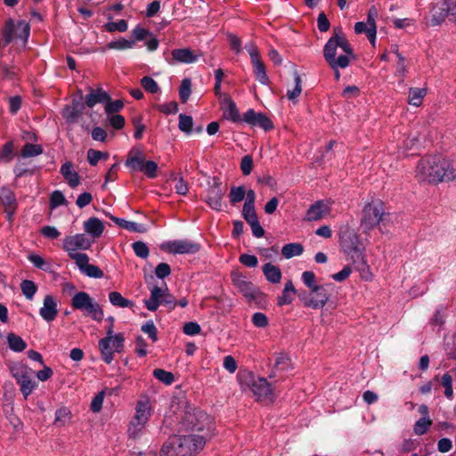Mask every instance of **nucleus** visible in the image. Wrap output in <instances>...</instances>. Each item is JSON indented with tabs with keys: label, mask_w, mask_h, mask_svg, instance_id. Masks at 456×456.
I'll use <instances>...</instances> for the list:
<instances>
[{
	"label": "nucleus",
	"mask_w": 456,
	"mask_h": 456,
	"mask_svg": "<svg viewBox=\"0 0 456 456\" xmlns=\"http://www.w3.org/2000/svg\"><path fill=\"white\" fill-rule=\"evenodd\" d=\"M416 177L419 181L437 184L456 179V170L452 163L441 155L422 158L416 168Z\"/></svg>",
	"instance_id": "f257e3e1"
},
{
	"label": "nucleus",
	"mask_w": 456,
	"mask_h": 456,
	"mask_svg": "<svg viewBox=\"0 0 456 456\" xmlns=\"http://www.w3.org/2000/svg\"><path fill=\"white\" fill-rule=\"evenodd\" d=\"M323 57L330 69L347 68L354 59V50L341 29L335 30L323 48Z\"/></svg>",
	"instance_id": "f03ea898"
},
{
	"label": "nucleus",
	"mask_w": 456,
	"mask_h": 456,
	"mask_svg": "<svg viewBox=\"0 0 456 456\" xmlns=\"http://www.w3.org/2000/svg\"><path fill=\"white\" fill-rule=\"evenodd\" d=\"M209 436L191 434L188 436H174L161 447L160 456H194L200 452Z\"/></svg>",
	"instance_id": "7ed1b4c3"
},
{
	"label": "nucleus",
	"mask_w": 456,
	"mask_h": 456,
	"mask_svg": "<svg viewBox=\"0 0 456 456\" xmlns=\"http://www.w3.org/2000/svg\"><path fill=\"white\" fill-rule=\"evenodd\" d=\"M181 430L198 432L199 435L213 436V423L211 418L203 411L188 405L185 407L180 421Z\"/></svg>",
	"instance_id": "20e7f679"
},
{
	"label": "nucleus",
	"mask_w": 456,
	"mask_h": 456,
	"mask_svg": "<svg viewBox=\"0 0 456 456\" xmlns=\"http://www.w3.org/2000/svg\"><path fill=\"white\" fill-rule=\"evenodd\" d=\"M239 383L243 390L249 389L260 402H273L274 395L271 385L264 378L255 377L251 372L240 371Z\"/></svg>",
	"instance_id": "39448f33"
},
{
	"label": "nucleus",
	"mask_w": 456,
	"mask_h": 456,
	"mask_svg": "<svg viewBox=\"0 0 456 456\" xmlns=\"http://www.w3.org/2000/svg\"><path fill=\"white\" fill-rule=\"evenodd\" d=\"M134 410V415L127 429L128 436L133 439H136L142 435L151 416L152 407L149 397H141L136 403Z\"/></svg>",
	"instance_id": "423d86ee"
},
{
	"label": "nucleus",
	"mask_w": 456,
	"mask_h": 456,
	"mask_svg": "<svg viewBox=\"0 0 456 456\" xmlns=\"http://www.w3.org/2000/svg\"><path fill=\"white\" fill-rule=\"evenodd\" d=\"M71 306L76 310L84 312L96 322H102L104 316L103 310L100 304L94 301L88 293L79 291L71 299Z\"/></svg>",
	"instance_id": "0eeeda50"
},
{
	"label": "nucleus",
	"mask_w": 456,
	"mask_h": 456,
	"mask_svg": "<svg viewBox=\"0 0 456 456\" xmlns=\"http://www.w3.org/2000/svg\"><path fill=\"white\" fill-rule=\"evenodd\" d=\"M330 297V295L325 285L314 287L309 291H301L298 294V298L304 306L313 309L322 308L329 301Z\"/></svg>",
	"instance_id": "6e6552de"
},
{
	"label": "nucleus",
	"mask_w": 456,
	"mask_h": 456,
	"mask_svg": "<svg viewBox=\"0 0 456 456\" xmlns=\"http://www.w3.org/2000/svg\"><path fill=\"white\" fill-rule=\"evenodd\" d=\"M11 373L20 386V391L26 399L35 389L37 384L33 380V370L26 365L15 364L11 367Z\"/></svg>",
	"instance_id": "1a4fd4ad"
},
{
	"label": "nucleus",
	"mask_w": 456,
	"mask_h": 456,
	"mask_svg": "<svg viewBox=\"0 0 456 456\" xmlns=\"http://www.w3.org/2000/svg\"><path fill=\"white\" fill-rule=\"evenodd\" d=\"M384 214V208L381 202L373 201L367 204L362 209L361 227L364 232L373 229L382 220Z\"/></svg>",
	"instance_id": "9d476101"
},
{
	"label": "nucleus",
	"mask_w": 456,
	"mask_h": 456,
	"mask_svg": "<svg viewBox=\"0 0 456 456\" xmlns=\"http://www.w3.org/2000/svg\"><path fill=\"white\" fill-rule=\"evenodd\" d=\"M430 13L433 26L440 24L446 17L456 23V0H444L441 4H435Z\"/></svg>",
	"instance_id": "9b49d317"
},
{
	"label": "nucleus",
	"mask_w": 456,
	"mask_h": 456,
	"mask_svg": "<svg viewBox=\"0 0 456 456\" xmlns=\"http://www.w3.org/2000/svg\"><path fill=\"white\" fill-rule=\"evenodd\" d=\"M125 338L122 333H118L107 341V344H99L102 358L106 363L113 361L114 353H120L124 348Z\"/></svg>",
	"instance_id": "f8f14e48"
},
{
	"label": "nucleus",
	"mask_w": 456,
	"mask_h": 456,
	"mask_svg": "<svg viewBox=\"0 0 456 456\" xmlns=\"http://www.w3.org/2000/svg\"><path fill=\"white\" fill-rule=\"evenodd\" d=\"M28 36L29 26L25 21H19L17 24H15L12 20L6 21L4 31V38L6 44L11 43L12 40L17 37L23 38L24 41H27Z\"/></svg>",
	"instance_id": "ddd939ff"
},
{
	"label": "nucleus",
	"mask_w": 456,
	"mask_h": 456,
	"mask_svg": "<svg viewBox=\"0 0 456 456\" xmlns=\"http://www.w3.org/2000/svg\"><path fill=\"white\" fill-rule=\"evenodd\" d=\"M0 203L4 207V211L6 215L7 221L10 224H12L14 214L18 208V203L14 192L7 187H2L0 189Z\"/></svg>",
	"instance_id": "4468645a"
},
{
	"label": "nucleus",
	"mask_w": 456,
	"mask_h": 456,
	"mask_svg": "<svg viewBox=\"0 0 456 456\" xmlns=\"http://www.w3.org/2000/svg\"><path fill=\"white\" fill-rule=\"evenodd\" d=\"M233 285L246 297L255 299L258 294V289L250 282L245 275L238 271H234L231 274Z\"/></svg>",
	"instance_id": "2eb2a0df"
},
{
	"label": "nucleus",
	"mask_w": 456,
	"mask_h": 456,
	"mask_svg": "<svg viewBox=\"0 0 456 456\" xmlns=\"http://www.w3.org/2000/svg\"><path fill=\"white\" fill-rule=\"evenodd\" d=\"M162 248L173 254H194L200 250V246L188 240H176L167 242Z\"/></svg>",
	"instance_id": "dca6fc26"
},
{
	"label": "nucleus",
	"mask_w": 456,
	"mask_h": 456,
	"mask_svg": "<svg viewBox=\"0 0 456 456\" xmlns=\"http://www.w3.org/2000/svg\"><path fill=\"white\" fill-rule=\"evenodd\" d=\"M91 245L92 240L82 233L66 236L63 240V249L68 252V255L70 253H77V250L88 249Z\"/></svg>",
	"instance_id": "f3484780"
},
{
	"label": "nucleus",
	"mask_w": 456,
	"mask_h": 456,
	"mask_svg": "<svg viewBox=\"0 0 456 456\" xmlns=\"http://www.w3.org/2000/svg\"><path fill=\"white\" fill-rule=\"evenodd\" d=\"M330 211L331 204L330 201L317 200L309 207L305 220L309 222L320 221L330 215Z\"/></svg>",
	"instance_id": "a211bd4d"
},
{
	"label": "nucleus",
	"mask_w": 456,
	"mask_h": 456,
	"mask_svg": "<svg viewBox=\"0 0 456 456\" xmlns=\"http://www.w3.org/2000/svg\"><path fill=\"white\" fill-rule=\"evenodd\" d=\"M364 248H357L351 251L345 253L348 260L355 265L356 270L362 272V277L365 280H369L370 275L369 273V267L365 256L363 255Z\"/></svg>",
	"instance_id": "6ab92c4d"
},
{
	"label": "nucleus",
	"mask_w": 456,
	"mask_h": 456,
	"mask_svg": "<svg viewBox=\"0 0 456 456\" xmlns=\"http://www.w3.org/2000/svg\"><path fill=\"white\" fill-rule=\"evenodd\" d=\"M224 191L222 190L220 183L215 181L207 191L205 201L214 210L220 211L222 209V199Z\"/></svg>",
	"instance_id": "aec40b11"
},
{
	"label": "nucleus",
	"mask_w": 456,
	"mask_h": 456,
	"mask_svg": "<svg viewBox=\"0 0 456 456\" xmlns=\"http://www.w3.org/2000/svg\"><path fill=\"white\" fill-rule=\"evenodd\" d=\"M243 120L251 126H258L265 131L271 130L273 127V122L266 115L256 112L252 109L244 114Z\"/></svg>",
	"instance_id": "412c9836"
},
{
	"label": "nucleus",
	"mask_w": 456,
	"mask_h": 456,
	"mask_svg": "<svg viewBox=\"0 0 456 456\" xmlns=\"http://www.w3.org/2000/svg\"><path fill=\"white\" fill-rule=\"evenodd\" d=\"M57 302L52 295H46L44 298L43 306L39 310L40 316L47 322H51L58 315Z\"/></svg>",
	"instance_id": "4be33fe9"
},
{
	"label": "nucleus",
	"mask_w": 456,
	"mask_h": 456,
	"mask_svg": "<svg viewBox=\"0 0 456 456\" xmlns=\"http://www.w3.org/2000/svg\"><path fill=\"white\" fill-rule=\"evenodd\" d=\"M221 109L224 118L232 122H239L241 120L235 102L229 96L224 95L222 99Z\"/></svg>",
	"instance_id": "5701e85b"
},
{
	"label": "nucleus",
	"mask_w": 456,
	"mask_h": 456,
	"mask_svg": "<svg viewBox=\"0 0 456 456\" xmlns=\"http://www.w3.org/2000/svg\"><path fill=\"white\" fill-rule=\"evenodd\" d=\"M340 243L344 253L363 247L358 235L353 230H346L341 234Z\"/></svg>",
	"instance_id": "b1692460"
},
{
	"label": "nucleus",
	"mask_w": 456,
	"mask_h": 456,
	"mask_svg": "<svg viewBox=\"0 0 456 456\" xmlns=\"http://www.w3.org/2000/svg\"><path fill=\"white\" fill-rule=\"evenodd\" d=\"M110 95L102 88H89V93L86 96V104L89 108H93L97 103H104L109 102Z\"/></svg>",
	"instance_id": "393cba45"
},
{
	"label": "nucleus",
	"mask_w": 456,
	"mask_h": 456,
	"mask_svg": "<svg viewBox=\"0 0 456 456\" xmlns=\"http://www.w3.org/2000/svg\"><path fill=\"white\" fill-rule=\"evenodd\" d=\"M171 55L173 58L172 64L175 62L193 63L198 60L199 56L189 48L174 49L171 52Z\"/></svg>",
	"instance_id": "a878e982"
},
{
	"label": "nucleus",
	"mask_w": 456,
	"mask_h": 456,
	"mask_svg": "<svg viewBox=\"0 0 456 456\" xmlns=\"http://www.w3.org/2000/svg\"><path fill=\"white\" fill-rule=\"evenodd\" d=\"M85 232L92 238H100L104 231L103 223L97 217H90L87 221L84 222Z\"/></svg>",
	"instance_id": "bb28decb"
},
{
	"label": "nucleus",
	"mask_w": 456,
	"mask_h": 456,
	"mask_svg": "<svg viewBox=\"0 0 456 456\" xmlns=\"http://www.w3.org/2000/svg\"><path fill=\"white\" fill-rule=\"evenodd\" d=\"M164 289L155 286L151 289V296L144 300L145 306L149 311L154 312L161 305L163 300Z\"/></svg>",
	"instance_id": "cd10ccee"
},
{
	"label": "nucleus",
	"mask_w": 456,
	"mask_h": 456,
	"mask_svg": "<svg viewBox=\"0 0 456 456\" xmlns=\"http://www.w3.org/2000/svg\"><path fill=\"white\" fill-rule=\"evenodd\" d=\"M60 172L63 175L64 179L68 182L70 187L75 188L79 184L80 179L78 174L73 170L72 163H64L61 166Z\"/></svg>",
	"instance_id": "c85d7f7f"
},
{
	"label": "nucleus",
	"mask_w": 456,
	"mask_h": 456,
	"mask_svg": "<svg viewBox=\"0 0 456 456\" xmlns=\"http://www.w3.org/2000/svg\"><path fill=\"white\" fill-rule=\"evenodd\" d=\"M378 17V11L375 6H371L368 12V17L366 24L369 27L368 29V39L374 45L377 34L376 18Z\"/></svg>",
	"instance_id": "c756f323"
},
{
	"label": "nucleus",
	"mask_w": 456,
	"mask_h": 456,
	"mask_svg": "<svg viewBox=\"0 0 456 456\" xmlns=\"http://www.w3.org/2000/svg\"><path fill=\"white\" fill-rule=\"evenodd\" d=\"M144 158L142 156V151H131L129 153L126 166L130 168L132 171L142 170V167L144 164Z\"/></svg>",
	"instance_id": "7c9ffc66"
},
{
	"label": "nucleus",
	"mask_w": 456,
	"mask_h": 456,
	"mask_svg": "<svg viewBox=\"0 0 456 456\" xmlns=\"http://www.w3.org/2000/svg\"><path fill=\"white\" fill-rule=\"evenodd\" d=\"M263 273L269 282H281V272L278 266L273 265L272 263H267L263 266Z\"/></svg>",
	"instance_id": "2f4dec72"
},
{
	"label": "nucleus",
	"mask_w": 456,
	"mask_h": 456,
	"mask_svg": "<svg viewBox=\"0 0 456 456\" xmlns=\"http://www.w3.org/2000/svg\"><path fill=\"white\" fill-rule=\"evenodd\" d=\"M111 220L114 221L120 227H122L127 231H130V232H140V233H143V232H147V228L143 224H138V223H135L133 221H127V220L118 218V217H114V216H111Z\"/></svg>",
	"instance_id": "473e14b6"
},
{
	"label": "nucleus",
	"mask_w": 456,
	"mask_h": 456,
	"mask_svg": "<svg viewBox=\"0 0 456 456\" xmlns=\"http://www.w3.org/2000/svg\"><path fill=\"white\" fill-rule=\"evenodd\" d=\"M426 95V88L411 87L409 89L408 103L415 107H419L422 104L423 99Z\"/></svg>",
	"instance_id": "72a5a7b5"
},
{
	"label": "nucleus",
	"mask_w": 456,
	"mask_h": 456,
	"mask_svg": "<svg viewBox=\"0 0 456 456\" xmlns=\"http://www.w3.org/2000/svg\"><path fill=\"white\" fill-rule=\"evenodd\" d=\"M304 251V247L300 243H289L282 247L281 254L287 259L300 256Z\"/></svg>",
	"instance_id": "f704fd0d"
},
{
	"label": "nucleus",
	"mask_w": 456,
	"mask_h": 456,
	"mask_svg": "<svg viewBox=\"0 0 456 456\" xmlns=\"http://www.w3.org/2000/svg\"><path fill=\"white\" fill-rule=\"evenodd\" d=\"M254 68V74L256 78L263 85H267L269 78L266 75L265 67L264 62L260 60H256L252 62Z\"/></svg>",
	"instance_id": "c9c22d12"
},
{
	"label": "nucleus",
	"mask_w": 456,
	"mask_h": 456,
	"mask_svg": "<svg viewBox=\"0 0 456 456\" xmlns=\"http://www.w3.org/2000/svg\"><path fill=\"white\" fill-rule=\"evenodd\" d=\"M7 342L9 347L14 352H22L27 347V344L21 337L14 333H9L7 335Z\"/></svg>",
	"instance_id": "e433bc0d"
},
{
	"label": "nucleus",
	"mask_w": 456,
	"mask_h": 456,
	"mask_svg": "<svg viewBox=\"0 0 456 456\" xmlns=\"http://www.w3.org/2000/svg\"><path fill=\"white\" fill-rule=\"evenodd\" d=\"M109 300L113 305L122 308L132 307L134 305V303L131 300L125 298L117 291H112L109 294Z\"/></svg>",
	"instance_id": "4c0bfd02"
},
{
	"label": "nucleus",
	"mask_w": 456,
	"mask_h": 456,
	"mask_svg": "<svg viewBox=\"0 0 456 456\" xmlns=\"http://www.w3.org/2000/svg\"><path fill=\"white\" fill-rule=\"evenodd\" d=\"M294 86L291 89H288L287 97L289 101L296 102L297 97L302 92L301 78L298 73L295 72L294 75Z\"/></svg>",
	"instance_id": "58836bf2"
},
{
	"label": "nucleus",
	"mask_w": 456,
	"mask_h": 456,
	"mask_svg": "<svg viewBox=\"0 0 456 456\" xmlns=\"http://www.w3.org/2000/svg\"><path fill=\"white\" fill-rule=\"evenodd\" d=\"M42 153L43 148L39 144L26 143L20 151V155L23 158L36 157Z\"/></svg>",
	"instance_id": "ea45409f"
},
{
	"label": "nucleus",
	"mask_w": 456,
	"mask_h": 456,
	"mask_svg": "<svg viewBox=\"0 0 456 456\" xmlns=\"http://www.w3.org/2000/svg\"><path fill=\"white\" fill-rule=\"evenodd\" d=\"M109 153L89 149L87 151V160L91 166H96L101 159L107 160Z\"/></svg>",
	"instance_id": "a19ab883"
},
{
	"label": "nucleus",
	"mask_w": 456,
	"mask_h": 456,
	"mask_svg": "<svg viewBox=\"0 0 456 456\" xmlns=\"http://www.w3.org/2000/svg\"><path fill=\"white\" fill-rule=\"evenodd\" d=\"M71 411L67 407H61L55 412V423L64 426L71 420Z\"/></svg>",
	"instance_id": "79ce46f5"
},
{
	"label": "nucleus",
	"mask_w": 456,
	"mask_h": 456,
	"mask_svg": "<svg viewBox=\"0 0 456 456\" xmlns=\"http://www.w3.org/2000/svg\"><path fill=\"white\" fill-rule=\"evenodd\" d=\"M431 425L432 420L430 418H420L414 424L413 431L416 435L422 436L427 433Z\"/></svg>",
	"instance_id": "37998d69"
},
{
	"label": "nucleus",
	"mask_w": 456,
	"mask_h": 456,
	"mask_svg": "<svg viewBox=\"0 0 456 456\" xmlns=\"http://www.w3.org/2000/svg\"><path fill=\"white\" fill-rule=\"evenodd\" d=\"M134 45V41L126 40V39H118L115 41L110 42L107 45V49H115V50H126L131 49Z\"/></svg>",
	"instance_id": "c03bdc74"
},
{
	"label": "nucleus",
	"mask_w": 456,
	"mask_h": 456,
	"mask_svg": "<svg viewBox=\"0 0 456 456\" xmlns=\"http://www.w3.org/2000/svg\"><path fill=\"white\" fill-rule=\"evenodd\" d=\"M20 289L23 295L29 300L33 298L37 289L35 282L29 280L22 281L20 283Z\"/></svg>",
	"instance_id": "a18cd8bd"
},
{
	"label": "nucleus",
	"mask_w": 456,
	"mask_h": 456,
	"mask_svg": "<svg viewBox=\"0 0 456 456\" xmlns=\"http://www.w3.org/2000/svg\"><path fill=\"white\" fill-rule=\"evenodd\" d=\"M153 376L159 381L163 382L166 385H170L174 382L175 377L173 373L167 371L163 369H155L153 370Z\"/></svg>",
	"instance_id": "49530a36"
},
{
	"label": "nucleus",
	"mask_w": 456,
	"mask_h": 456,
	"mask_svg": "<svg viewBox=\"0 0 456 456\" xmlns=\"http://www.w3.org/2000/svg\"><path fill=\"white\" fill-rule=\"evenodd\" d=\"M246 195V191L243 186L232 187L229 194V199L232 204H235L243 200Z\"/></svg>",
	"instance_id": "de8ad7c7"
},
{
	"label": "nucleus",
	"mask_w": 456,
	"mask_h": 456,
	"mask_svg": "<svg viewBox=\"0 0 456 456\" xmlns=\"http://www.w3.org/2000/svg\"><path fill=\"white\" fill-rule=\"evenodd\" d=\"M193 125V120L191 116H187L185 114L179 115V129L184 133H191Z\"/></svg>",
	"instance_id": "09e8293b"
},
{
	"label": "nucleus",
	"mask_w": 456,
	"mask_h": 456,
	"mask_svg": "<svg viewBox=\"0 0 456 456\" xmlns=\"http://www.w3.org/2000/svg\"><path fill=\"white\" fill-rule=\"evenodd\" d=\"M69 256L76 262V265L79 268L80 271L89 264V257L85 253H70Z\"/></svg>",
	"instance_id": "8fccbe9b"
},
{
	"label": "nucleus",
	"mask_w": 456,
	"mask_h": 456,
	"mask_svg": "<svg viewBox=\"0 0 456 456\" xmlns=\"http://www.w3.org/2000/svg\"><path fill=\"white\" fill-rule=\"evenodd\" d=\"M191 83L189 78L183 79L179 90V95L183 102H185L189 99L191 93Z\"/></svg>",
	"instance_id": "3c124183"
},
{
	"label": "nucleus",
	"mask_w": 456,
	"mask_h": 456,
	"mask_svg": "<svg viewBox=\"0 0 456 456\" xmlns=\"http://www.w3.org/2000/svg\"><path fill=\"white\" fill-rule=\"evenodd\" d=\"M142 86L149 93L155 94L159 90L157 82L151 77H143L141 79Z\"/></svg>",
	"instance_id": "603ef678"
},
{
	"label": "nucleus",
	"mask_w": 456,
	"mask_h": 456,
	"mask_svg": "<svg viewBox=\"0 0 456 456\" xmlns=\"http://www.w3.org/2000/svg\"><path fill=\"white\" fill-rule=\"evenodd\" d=\"M105 29L108 32H125L127 29V23L125 20H119L117 22H108L105 24Z\"/></svg>",
	"instance_id": "864d4df0"
},
{
	"label": "nucleus",
	"mask_w": 456,
	"mask_h": 456,
	"mask_svg": "<svg viewBox=\"0 0 456 456\" xmlns=\"http://www.w3.org/2000/svg\"><path fill=\"white\" fill-rule=\"evenodd\" d=\"M158 165L155 161L149 160L145 161L143 167H142V172H143L147 177L155 178L157 176Z\"/></svg>",
	"instance_id": "5fc2aeb1"
},
{
	"label": "nucleus",
	"mask_w": 456,
	"mask_h": 456,
	"mask_svg": "<svg viewBox=\"0 0 456 456\" xmlns=\"http://www.w3.org/2000/svg\"><path fill=\"white\" fill-rule=\"evenodd\" d=\"M242 216L248 224L258 220L255 210V206L243 205Z\"/></svg>",
	"instance_id": "6e6d98bb"
},
{
	"label": "nucleus",
	"mask_w": 456,
	"mask_h": 456,
	"mask_svg": "<svg viewBox=\"0 0 456 456\" xmlns=\"http://www.w3.org/2000/svg\"><path fill=\"white\" fill-rule=\"evenodd\" d=\"M134 254L141 258H147L149 256V248L142 241H136L132 245Z\"/></svg>",
	"instance_id": "4d7b16f0"
},
{
	"label": "nucleus",
	"mask_w": 456,
	"mask_h": 456,
	"mask_svg": "<svg viewBox=\"0 0 456 456\" xmlns=\"http://www.w3.org/2000/svg\"><path fill=\"white\" fill-rule=\"evenodd\" d=\"M65 204H66V199L61 191H54L51 194L50 206L52 208H55L59 206L65 205Z\"/></svg>",
	"instance_id": "13d9d810"
},
{
	"label": "nucleus",
	"mask_w": 456,
	"mask_h": 456,
	"mask_svg": "<svg viewBox=\"0 0 456 456\" xmlns=\"http://www.w3.org/2000/svg\"><path fill=\"white\" fill-rule=\"evenodd\" d=\"M442 386L445 388L444 395L447 398H451L453 394L452 390V379L449 373L443 375L441 379Z\"/></svg>",
	"instance_id": "bf43d9fd"
},
{
	"label": "nucleus",
	"mask_w": 456,
	"mask_h": 456,
	"mask_svg": "<svg viewBox=\"0 0 456 456\" xmlns=\"http://www.w3.org/2000/svg\"><path fill=\"white\" fill-rule=\"evenodd\" d=\"M83 273H85L88 277L92 278H102L103 277V272L96 265L88 264L83 271H81Z\"/></svg>",
	"instance_id": "052dcab7"
},
{
	"label": "nucleus",
	"mask_w": 456,
	"mask_h": 456,
	"mask_svg": "<svg viewBox=\"0 0 456 456\" xmlns=\"http://www.w3.org/2000/svg\"><path fill=\"white\" fill-rule=\"evenodd\" d=\"M141 330L142 331L146 333L149 336V338L152 339L153 342H156L158 340L157 328L154 325L153 322H147L142 326Z\"/></svg>",
	"instance_id": "680f3d73"
},
{
	"label": "nucleus",
	"mask_w": 456,
	"mask_h": 456,
	"mask_svg": "<svg viewBox=\"0 0 456 456\" xmlns=\"http://www.w3.org/2000/svg\"><path fill=\"white\" fill-rule=\"evenodd\" d=\"M105 103V111L108 114H115L122 110L124 107V103L120 100H116L114 102H110V99L109 102H104Z\"/></svg>",
	"instance_id": "e2e57ef3"
},
{
	"label": "nucleus",
	"mask_w": 456,
	"mask_h": 456,
	"mask_svg": "<svg viewBox=\"0 0 456 456\" xmlns=\"http://www.w3.org/2000/svg\"><path fill=\"white\" fill-rule=\"evenodd\" d=\"M302 281L305 285L309 289H314V287H319L320 285L315 282V274L311 271H305L302 273Z\"/></svg>",
	"instance_id": "0e129e2a"
},
{
	"label": "nucleus",
	"mask_w": 456,
	"mask_h": 456,
	"mask_svg": "<svg viewBox=\"0 0 456 456\" xmlns=\"http://www.w3.org/2000/svg\"><path fill=\"white\" fill-rule=\"evenodd\" d=\"M252 322L257 328H265L268 325V318L263 313H255L252 316Z\"/></svg>",
	"instance_id": "69168bd1"
},
{
	"label": "nucleus",
	"mask_w": 456,
	"mask_h": 456,
	"mask_svg": "<svg viewBox=\"0 0 456 456\" xmlns=\"http://www.w3.org/2000/svg\"><path fill=\"white\" fill-rule=\"evenodd\" d=\"M200 326L194 322L185 323L183 328V333L189 336L198 335L200 334Z\"/></svg>",
	"instance_id": "338daca9"
},
{
	"label": "nucleus",
	"mask_w": 456,
	"mask_h": 456,
	"mask_svg": "<svg viewBox=\"0 0 456 456\" xmlns=\"http://www.w3.org/2000/svg\"><path fill=\"white\" fill-rule=\"evenodd\" d=\"M171 273V268L167 263H160L155 269V274L159 279H164L169 276Z\"/></svg>",
	"instance_id": "774afa93"
}]
</instances>
